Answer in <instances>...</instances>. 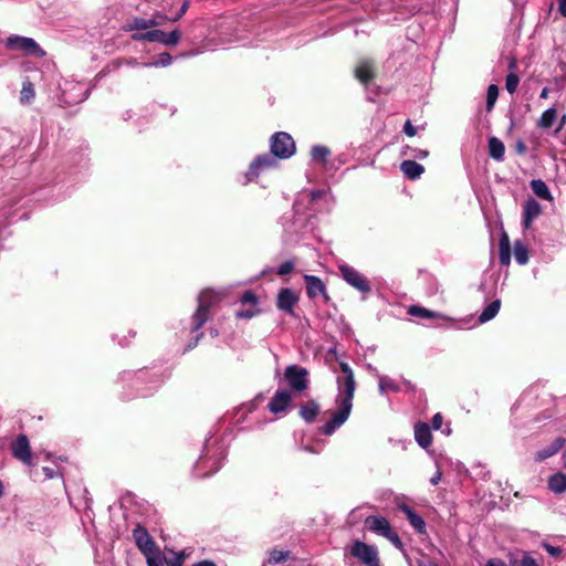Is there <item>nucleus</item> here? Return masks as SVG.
<instances>
[{"mask_svg": "<svg viewBox=\"0 0 566 566\" xmlns=\"http://www.w3.org/2000/svg\"><path fill=\"white\" fill-rule=\"evenodd\" d=\"M419 566H439L437 563L432 562L431 559H422L419 562Z\"/></svg>", "mask_w": 566, "mask_h": 566, "instance_id": "obj_62", "label": "nucleus"}, {"mask_svg": "<svg viewBox=\"0 0 566 566\" xmlns=\"http://www.w3.org/2000/svg\"><path fill=\"white\" fill-rule=\"evenodd\" d=\"M4 45L10 51L21 52L25 55L43 57L45 52L34 39L21 35H10L6 39Z\"/></svg>", "mask_w": 566, "mask_h": 566, "instance_id": "obj_4", "label": "nucleus"}, {"mask_svg": "<svg viewBox=\"0 0 566 566\" xmlns=\"http://www.w3.org/2000/svg\"><path fill=\"white\" fill-rule=\"evenodd\" d=\"M305 281L308 296L314 297L318 291V276L305 275Z\"/></svg>", "mask_w": 566, "mask_h": 566, "instance_id": "obj_40", "label": "nucleus"}, {"mask_svg": "<svg viewBox=\"0 0 566 566\" xmlns=\"http://www.w3.org/2000/svg\"><path fill=\"white\" fill-rule=\"evenodd\" d=\"M321 212L325 209L326 211H329L334 205V198L333 196L321 188Z\"/></svg>", "mask_w": 566, "mask_h": 566, "instance_id": "obj_41", "label": "nucleus"}, {"mask_svg": "<svg viewBox=\"0 0 566 566\" xmlns=\"http://www.w3.org/2000/svg\"><path fill=\"white\" fill-rule=\"evenodd\" d=\"M294 262L292 260H287L277 268L276 272L279 275L284 276L286 274H290L294 270Z\"/></svg>", "mask_w": 566, "mask_h": 566, "instance_id": "obj_44", "label": "nucleus"}, {"mask_svg": "<svg viewBox=\"0 0 566 566\" xmlns=\"http://www.w3.org/2000/svg\"><path fill=\"white\" fill-rule=\"evenodd\" d=\"M486 566H506V564L499 558L489 559Z\"/></svg>", "mask_w": 566, "mask_h": 566, "instance_id": "obj_57", "label": "nucleus"}, {"mask_svg": "<svg viewBox=\"0 0 566 566\" xmlns=\"http://www.w3.org/2000/svg\"><path fill=\"white\" fill-rule=\"evenodd\" d=\"M12 454L15 459L22 461L27 465H31V448L29 439L25 434L18 436L15 442L12 444Z\"/></svg>", "mask_w": 566, "mask_h": 566, "instance_id": "obj_15", "label": "nucleus"}, {"mask_svg": "<svg viewBox=\"0 0 566 566\" xmlns=\"http://www.w3.org/2000/svg\"><path fill=\"white\" fill-rule=\"evenodd\" d=\"M398 510L406 515L409 524L415 528L417 533H426L427 526L424 520L419 514H417L408 504H398Z\"/></svg>", "mask_w": 566, "mask_h": 566, "instance_id": "obj_18", "label": "nucleus"}, {"mask_svg": "<svg viewBox=\"0 0 566 566\" xmlns=\"http://www.w3.org/2000/svg\"><path fill=\"white\" fill-rule=\"evenodd\" d=\"M490 156L501 161L504 158L505 146L497 137H490L488 142Z\"/></svg>", "mask_w": 566, "mask_h": 566, "instance_id": "obj_27", "label": "nucleus"}, {"mask_svg": "<svg viewBox=\"0 0 566 566\" xmlns=\"http://www.w3.org/2000/svg\"><path fill=\"white\" fill-rule=\"evenodd\" d=\"M279 382L285 385L287 390L300 396L308 386V373L304 367L290 365L285 368L283 377Z\"/></svg>", "mask_w": 566, "mask_h": 566, "instance_id": "obj_2", "label": "nucleus"}, {"mask_svg": "<svg viewBox=\"0 0 566 566\" xmlns=\"http://www.w3.org/2000/svg\"><path fill=\"white\" fill-rule=\"evenodd\" d=\"M192 566H217V565L212 560L205 559V560H200L198 563H195Z\"/></svg>", "mask_w": 566, "mask_h": 566, "instance_id": "obj_61", "label": "nucleus"}, {"mask_svg": "<svg viewBox=\"0 0 566 566\" xmlns=\"http://www.w3.org/2000/svg\"><path fill=\"white\" fill-rule=\"evenodd\" d=\"M290 556H291L290 551L274 548L269 552L266 563L270 565H277V564L286 562L290 558Z\"/></svg>", "mask_w": 566, "mask_h": 566, "instance_id": "obj_33", "label": "nucleus"}, {"mask_svg": "<svg viewBox=\"0 0 566 566\" xmlns=\"http://www.w3.org/2000/svg\"><path fill=\"white\" fill-rule=\"evenodd\" d=\"M311 154L314 159L318 158V145H313L311 149Z\"/></svg>", "mask_w": 566, "mask_h": 566, "instance_id": "obj_64", "label": "nucleus"}, {"mask_svg": "<svg viewBox=\"0 0 566 566\" xmlns=\"http://www.w3.org/2000/svg\"><path fill=\"white\" fill-rule=\"evenodd\" d=\"M133 537L137 547L144 555L154 554V552L158 549L148 531L142 525H137L134 528Z\"/></svg>", "mask_w": 566, "mask_h": 566, "instance_id": "obj_13", "label": "nucleus"}, {"mask_svg": "<svg viewBox=\"0 0 566 566\" xmlns=\"http://www.w3.org/2000/svg\"><path fill=\"white\" fill-rule=\"evenodd\" d=\"M184 554H178L172 560L168 563V566H182Z\"/></svg>", "mask_w": 566, "mask_h": 566, "instance_id": "obj_55", "label": "nucleus"}, {"mask_svg": "<svg viewBox=\"0 0 566 566\" xmlns=\"http://www.w3.org/2000/svg\"><path fill=\"white\" fill-rule=\"evenodd\" d=\"M515 150L517 154H521V155L525 154L526 145L524 144V142L517 140L515 144Z\"/></svg>", "mask_w": 566, "mask_h": 566, "instance_id": "obj_56", "label": "nucleus"}, {"mask_svg": "<svg viewBox=\"0 0 566 566\" xmlns=\"http://www.w3.org/2000/svg\"><path fill=\"white\" fill-rule=\"evenodd\" d=\"M188 8H189V0H185L184 3L181 4L179 11L177 12V14L172 18H168V20L172 21V22L180 20L186 14Z\"/></svg>", "mask_w": 566, "mask_h": 566, "instance_id": "obj_48", "label": "nucleus"}, {"mask_svg": "<svg viewBox=\"0 0 566 566\" xmlns=\"http://www.w3.org/2000/svg\"><path fill=\"white\" fill-rule=\"evenodd\" d=\"M148 566H164V558L159 549L154 554L145 555Z\"/></svg>", "mask_w": 566, "mask_h": 566, "instance_id": "obj_42", "label": "nucleus"}, {"mask_svg": "<svg viewBox=\"0 0 566 566\" xmlns=\"http://www.w3.org/2000/svg\"><path fill=\"white\" fill-rule=\"evenodd\" d=\"M349 554L365 566H380L379 552L375 545L356 539L349 547Z\"/></svg>", "mask_w": 566, "mask_h": 566, "instance_id": "obj_5", "label": "nucleus"}, {"mask_svg": "<svg viewBox=\"0 0 566 566\" xmlns=\"http://www.w3.org/2000/svg\"><path fill=\"white\" fill-rule=\"evenodd\" d=\"M565 443L566 440L562 437L554 439L548 446L544 447L543 449L536 452L535 460L537 462H542L553 457L564 448Z\"/></svg>", "mask_w": 566, "mask_h": 566, "instance_id": "obj_21", "label": "nucleus"}, {"mask_svg": "<svg viewBox=\"0 0 566 566\" xmlns=\"http://www.w3.org/2000/svg\"><path fill=\"white\" fill-rule=\"evenodd\" d=\"M374 75V63L371 60H361L355 67V77L366 87L373 82Z\"/></svg>", "mask_w": 566, "mask_h": 566, "instance_id": "obj_19", "label": "nucleus"}, {"mask_svg": "<svg viewBox=\"0 0 566 566\" xmlns=\"http://www.w3.org/2000/svg\"><path fill=\"white\" fill-rule=\"evenodd\" d=\"M201 337H202V333H198V334L196 335V337H195L193 342H191V343H189V344L187 345L186 350H190V349H192L193 347H196V346H197V344H198V342L200 340V338H201Z\"/></svg>", "mask_w": 566, "mask_h": 566, "instance_id": "obj_58", "label": "nucleus"}, {"mask_svg": "<svg viewBox=\"0 0 566 566\" xmlns=\"http://www.w3.org/2000/svg\"><path fill=\"white\" fill-rule=\"evenodd\" d=\"M329 155V149L325 146H321V172L327 169V158Z\"/></svg>", "mask_w": 566, "mask_h": 566, "instance_id": "obj_47", "label": "nucleus"}, {"mask_svg": "<svg viewBox=\"0 0 566 566\" xmlns=\"http://www.w3.org/2000/svg\"><path fill=\"white\" fill-rule=\"evenodd\" d=\"M318 201V190L302 191L294 202L296 214L311 219L316 213V203Z\"/></svg>", "mask_w": 566, "mask_h": 566, "instance_id": "obj_9", "label": "nucleus"}, {"mask_svg": "<svg viewBox=\"0 0 566 566\" xmlns=\"http://www.w3.org/2000/svg\"><path fill=\"white\" fill-rule=\"evenodd\" d=\"M168 20L167 15L164 14H155L150 19H144V18H134L128 24L126 25L127 31H138V30H147L150 28L163 25L165 21Z\"/></svg>", "mask_w": 566, "mask_h": 566, "instance_id": "obj_14", "label": "nucleus"}, {"mask_svg": "<svg viewBox=\"0 0 566 566\" xmlns=\"http://www.w3.org/2000/svg\"><path fill=\"white\" fill-rule=\"evenodd\" d=\"M542 211L543 209L541 203L534 198H528L523 205V228L530 229L534 220L541 216Z\"/></svg>", "mask_w": 566, "mask_h": 566, "instance_id": "obj_16", "label": "nucleus"}, {"mask_svg": "<svg viewBox=\"0 0 566 566\" xmlns=\"http://www.w3.org/2000/svg\"><path fill=\"white\" fill-rule=\"evenodd\" d=\"M533 192L541 199L552 201L553 197L549 188L542 179H534L531 181Z\"/></svg>", "mask_w": 566, "mask_h": 566, "instance_id": "obj_29", "label": "nucleus"}, {"mask_svg": "<svg viewBox=\"0 0 566 566\" xmlns=\"http://www.w3.org/2000/svg\"><path fill=\"white\" fill-rule=\"evenodd\" d=\"M208 447L206 446V454H202L195 465L197 476L206 478L216 473L222 465L224 453L218 449L212 455H209Z\"/></svg>", "mask_w": 566, "mask_h": 566, "instance_id": "obj_6", "label": "nucleus"}, {"mask_svg": "<svg viewBox=\"0 0 566 566\" xmlns=\"http://www.w3.org/2000/svg\"><path fill=\"white\" fill-rule=\"evenodd\" d=\"M300 449L308 452L311 454H315L317 452V443L314 440L313 436L310 433H303L300 439Z\"/></svg>", "mask_w": 566, "mask_h": 566, "instance_id": "obj_35", "label": "nucleus"}, {"mask_svg": "<svg viewBox=\"0 0 566 566\" xmlns=\"http://www.w3.org/2000/svg\"><path fill=\"white\" fill-rule=\"evenodd\" d=\"M325 364L335 376L337 389L334 399V408L327 409L324 412L327 418L325 423L321 427V432L331 436L349 418L357 384L353 368L348 363L339 358L335 346L327 349Z\"/></svg>", "mask_w": 566, "mask_h": 566, "instance_id": "obj_1", "label": "nucleus"}, {"mask_svg": "<svg viewBox=\"0 0 566 566\" xmlns=\"http://www.w3.org/2000/svg\"><path fill=\"white\" fill-rule=\"evenodd\" d=\"M172 62V56L167 53V52H164V53H160L157 57L156 61L151 62V63H146L144 64L145 66H161V67H165V66H168L170 65Z\"/></svg>", "mask_w": 566, "mask_h": 566, "instance_id": "obj_39", "label": "nucleus"}, {"mask_svg": "<svg viewBox=\"0 0 566 566\" xmlns=\"http://www.w3.org/2000/svg\"><path fill=\"white\" fill-rule=\"evenodd\" d=\"M543 547L553 557H558L562 554V548L559 546H553L551 544L544 543Z\"/></svg>", "mask_w": 566, "mask_h": 566, "instance_id": "obj_50", "label": "nucleus"}, {"mask_svg": "<svg viewBox=\"0 0 566 566\" xmlns=\"http://www.w3.org/2000/svg\"><path fill=\"white\" fill-rule=\"evenodd\" d=\"M548 489L555 494H562L566 492V474L562 472L554 473L549 476Z\"/></svg>", "mask_w": 566, "mask_h": 566, "instance_id": "obj_25", "label": "nucleus"}, {"mask_svg": "<svg viewBox=\"0 0 566 566\" xmlns=\"http://www.w3.org/2000/svg\"><path fill=\"white\" fill-rule=\"evenodd\" d=\"M240 300L243 304H251L254 307L258 305V297L252 291H245Z\"/></svg>", "mask_w": 566, "mask_h": 566, "instance_id": "obj_45", "label": "nucleus"}, {"mask_svg": "<svg viewBox=\"0 0 566 566\" xmlns=\"http://www.w3.org/2000/svg\"><path fill=\"white\" fill-rule=\"evenodd\" d=\"M408 314H410L411 316H415V317H421V318H428V319L446 318V316L439 312L430 311L428 308H424V307H421L418 305L410 306L408 310Z\"/></svg>", "mask_w": 566, "mask_h": 566, "instance_id": "obj_28", "label": "nucleus"}, {"mask_svg": "<svg viewBox=\"0 0 566 566\" xmlns=\"http://www.w3.org/2000/svg\"><path fill=\"white\" fill-rule=\"evenodd\" d=\"M441 480V472L440 471H437L433 476L430 479V483L432 485H437Z\"/></svg>", "mask_w": 566, "mask_h": 566, "instance_id": "obj_60", "label": "nucleus"}, {"mask_svg": "<svg viewBox=\"0 0 566 566\" xmlns=\"http://www.w3.org/2000/svg\"><path fill=\"white\" fill-rule=\"evenodd\" d=\"M499 96V88L495 84H491L486 91V111L491 112Z\"/></svg>", "mask_w": 566, "mask_h": 566, "instance_id": "obj_37", "label": "nucleus"}, {"mask_svg": "<svg viewBox=\"0 0 566 566\" xmlns=\"http://www.w3.org/2000/svg\"><path fill=\"white\" fill-rule=\"evenodd\" d=\"M296 397L297 396L290 392L286 388H280L271 398L268 408L274 415H284L291 407L292 399Z\"/></svg>", "mask_w": 566, "mask_h": 566, "instance_id": "obj_12", "label": "nucleus"}, {"mask_svg": "<svg viewBox=\"0 0 566 566\" xmlns=\"http://www.w3.org/2000/svg\"><path fill=\"white\" fill-rule=\"evenodd\" d=\"M368 369L373 370L378 377V389L380 395H385L388 391L397 392L400 390L399 385L390 377L379 375L376 368H373L370 365Z\"/></svg>", "mask_w": 566, "mask_h": 566, "instance_id": "obj_24", "label": "nucleus"}, {"mask_svg": "<svg viewBox=\"0 0 566 566\" xmlns=\"http://www.w3.org/2000/svg\"><path fill=\"white\" fill-rule=\"evenodd\" d=\"M298 296L291 289H282L277 295V307L281 311L293 313V307L297 303Z\"/></svg>", "mask_w": 566, "mask_h": 566, "instance_id": "obj_20", "label": "nucleus"}, {"mask_svg": "<svg viewBox=\"0 0 566 566\" xmlns=\"http://www.w3.org/2000/svg\"><path fill=\"white\" fill-rule=\"evenodd\" d=\"M338 270L343 280L363 294L371 291V285L366 276L348 264H339Z\"/></svg>", "mask_w": 566, "mask_h": 566, "instance_id": "obj_10", "label": "nucleus"}, {"mask_svg": "<svg viewBox=\"0 0 566 566\" xmlns=\"http://www.w3.org/2000/svg\"><path fill=\"white\" fill-rule=\"evenodd\" d=\"M400 169L403 175L410 179L416 180L424 172V167L415 160L408 159L400 164Z\"/></svg>", "mask_w": 566, "mask_h": 566, "instance_id": "obj_23", "label": "nucleus"}, {"mask_svg": "<svg viewBox=\"0 0 566 566\" xmlns=\"http://www.w3.org/2000/svg\"><path fill=\"white\" fill-rule=\"evenodd\" d=\"M35 96V91L33 84L25 80L22 84V90L20 92V102L21 104H29L33 101Z\"/></svg>", "mask_w": 566, "mask_h": 566, "instance_id": "obj_36", "label": "nucleus"}, {"mask_svg": "<svg viewBox=\"0 0 566 566\" xmlns=\"http://www.w3.org/2000/svg\"><path fill=\"white\" fill-rule=\"evenodd\" d=\"M403 133L409 137H413L417 134V128L411 124L409 119L403 125Z\"/></svg>", "mask_w": 566, "mask_h": 566, "instance_id": "obj_53", "label": "nucleus"}, {"mask_svg": "<svg viewBox=\"0 0 566 566\" xmlns=\"http://www.w3.org/2000/svg\"><path fill=\"white\" fill-rule=\"evenodd\" d=\"M500 307H501L500 300L492 301L489 305H486L484 307V310L480 314L479 322L486 323V322L493 319L497 315Z\"/></svg>", "mask_w": 566, "mask_h": 566, "instance_id": "obj_30", "label": "nucleus"}, {"mask_svg": "<svg viewBox=\"0 0 566 566\" xmlns=\"http://www.w3.org/2000/svg\"><path fill=\"white\" fill-rule=\"evenodd\" d=\"M366 527L377 535H381L384 537L388 536V534L392 531V527L388 520L378 515H370L365 520Z\"/></svg>", "mask_w": 566, "mask_h": 566, "instance_id": "obj_17", "label": "nucleus"}, {"mask_svg": "<svg viewBox=\"0 0 566 566\" xmlns=\"http://www.w3.org/2000/svg\"><path fill=\"white\" fill-rule=\"evenodd\" d=\"M259 310L254 306H252V308H249V310H244V311H238L237 312V317L239 318H252L253 316H255L258 314Z\"/></svg>", "mask_w": 566, "mask_h": 566, "instance_id": "obj_49", "label": "nucleus"}, {"mask_svg": "<svg viewBox=\"0 0 566 566\" xmlns=\"http://www.w3.org/2000/svg\"><path fill=\"white\" fill-rule=\"evenodd\" d=\"M442 422H443V417L441 413H436L433 417H432V420H431V427L432 429L434 430H439L441 427H442Z\"/></svg>", "mask_w": 566, "mask_h": 566, "instance_id": "obj_52", "label": "nucleus"}, {"mask_svg": "<svg viewBox=\"0 0 566 566\" xmlns=\"http://www.w3.org/2000/svg\"><path fill=\"white\" fill-rule=\"evenodd\" d=\"M558 11L559 13L566 18V0H559L558 2Z\"/></svg>", "mask_w": 566, "mask_h": 566, "instance_id": "obj_59", "label": "nucleus"}, {"mask_svg": "<svg viewBox=\"0 0 566 566\" xmlns=\"http://www.w3.org/2000/svg\"><path fill=\"white\" fill-rule=\"evenodd\" d=\"M415 439L421 448H429L432 443L430 426L424 422H418L415 426Z\"/></svg>", "mask_w": 566, "mask_h": 566, "instance_id": "obj_22", "label": "nucleus"}, {"mask_svg": "<svg viewBox=\"0 0 566 566\" xmlns=\"http://www.w3.org/2000/svg\"><path fill=\"white\" fill-rule=\"evenodd\" d=\"M520 566H539V564L533 557L524 555L520 562Z\"/></svg>", "mask_w": 566, "mask_h": 566, "instance_id": "obj_54", "label": "nucleus"}, {"mask_svg": "<svg viewBox=\"0 0 566 566\" xmlns=\"http://www.w3.org/2000/svg\"><path fill=\"white\" fill-rule=\"evenodd\" d=\"M556 118H557V111H556V108L551 107L542 114L541 118L538 119L537 125H538V127H541L543 129H548L554 125V123L556 122Z\"/></svg>", "mask_w": 566, "mask_h": 566, "instance_id": "obj_32", "label": "nucleus"}, {"mask_svg": "<svg viewBox=\"0 0 566 566\" xmlns=\"http://www.w3.org/2000/svg\"><path fill=\"white\" fill-rule=\"evenodd\" d=\"M514 258L515 261L521 265H524L528 262V249L521 241H516L514 243Z\"/></svg>", "mask_w": 566, "mask_h": 566, "instance_id": "obj_34", "label": "nucleus"}, {"mask_svg": "<svg viewBox=\"0 0 566 566\" xmlns=\"http://www.w3.org/2000/svg\"><path fill=\"white\" fill-rule=\"evenodd\" d=\"M401 154L403 156H409V157H413L417 159H424L428 157L429 151L424 150V149L412 148L410 146H405L401 150Z\"/></svg>", "mask_w": 566, "mask_h": 566, "instance_id": "obj_38", "label": "nucleus"}, {"mask_svg": "<svg viewBox=\"0 0 566 566\" xmlns=\"http://www.w3.org/2000/svg\"><path fill=\"white\" fill-rule=\"evenodd\" d=\"M279 159L280 158L275 157L272 153L263 154L254 158L247 172L248 180H253L263 171L275 168L279 165Z\"/></svg>", "mask_w": 566, "mask_h": 566, "instance_id": "obj_11", "label": "nucleus"}, {"mask_svg": "<svg viewBox=\"0 0 566 566\" xmlns=\"http://www.w3.org/2000/svg\"><path fill=\"white\" fill-rule=\"evenodd\" d=\"M300 415L306 423L314 422L318 415V405L314 401H311L310 403L302 406Z\"/></svg>", "mask_w": 566, "mask_h": 566, "instance_id": "obj_31", "label": "nucleus"}, {"mask_svg": "<svg viewBox=\"0 0 566 566\" xmlns=\"http://www.w3.org/2000/svg\"><path fill=\"white\" fill-rule=\"evenodd\" d=\"M43 472L48 479H52L54 476V470L50 468H43Z\"/></svg>", "mask_w": 566, "mask_h": 566, "instance_id": "obj_63", "label": "nucleus"}, {"mask_svg": "<svg viewBox=\"0 0 566 566\" xmlns=\"http://www.w3.org/2000/svg\"><path fill=\"white\" fill-rule=\"evenodd\" d=\"M270 149L275 157L280 159H287L294 155L296 147L290 134L285 132H277L271 137Z\"/></svg>", "mask_w": 566, "mask_h": 566, "instance_id": "obj_7", "label": "nucleus"}, {"mask_svg": "<svg viewBox=\"0 0 566 566\" xmlns=\"http://www.w3.org/2000/svg\"><path fill=\"white\" fill-rule=\"evenodd\" d=\"M251 411H252V406L251 405H247V406L240 407V409L237 412V416H238L237 422L243 421L244 418H245V415L248 412H251Z\"/></svg>", "mask_w": 566, "mask_h": 566, "instance_id": "obj_51", "label": "nucleus"}, {"mask_svg": "<svg viewBox=\"0 0 566 566\" xmlns=\"http://www.w3.org/2000/svg\"><path fill=\"white\" fill-rule=\"evenodd\" d=\"M499 250L500 263L502 265H509L511 262V243L509 235L505 232H503L500 237Z\"/></svg>", "mask_w": 566, "mask_h": 566, "instance_id": "obj_26", "label": "nucleus"}, {"mask_svg": "<svg viewBox=\"0 0 566 566\" xmlns=\"http://www.w3.org/2000/svg\"><path fill=\"white\" fill-rule=\"evenodd\" d=\"M518 83H520L518 76L514 73H510L506 76V81H505L506 91L509 93L513 94L516 91Z\"/></svg>", "mask_w": 566, "mask_h": 566, "instance_id": "obj_43", "label": "nucleus"}, {"mask_svg": "<svg viewBox=\"0 0 566 566\" xmlns=\"http://www.w3.org/2000/svg\"><path fill=\"white\" fill-rule=\"evenodd\" d=\"M219 295L211 291H202L198 296V308L192 316L191 332H198L209 318L210 308L219 302Z\"/></svg>", "mask_w": 566, "mask_h": 566, "instance_id": "obj_3", "label": "nucleus"}, {"mask_svg": "<svg viewBox=\"0 0 566 566\" xmlns=\"http://www.w3.org/2000/svg\"><path fill=\"white\" fill-rule=\"evenodd\" d=\"M181 33L178 29L172 30L170 33H165L161 30H150L144 33H135L132 35L134 41L159 42L166 46H175L179 43Z\"/></svg>", "mask_w": 566, "mask_h": 566, "instance_id": "obj_8", "label": "nucleus"}, {"mask_svg": "<svg viewBox=\"0 0 566 566\" xmlns=\"http://www.w3.org/2000/svg\"><path fill=\"white\" fill-rule=\"evenodd\" d=\"M385 538H387L396 548L402 549L403 544L397 532H395L394 530Z\"/></svg>", "mask_w": 566, "mask_h": 566, "instance_id": "obj_46", "label": "nucleus"}]
</instances>
